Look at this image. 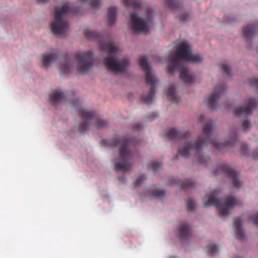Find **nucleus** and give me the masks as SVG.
<instances>
[{
	"label": "nucleus",
	"mask_w": 258,
	"mask_h": 258,
	"mask_svg": "<svg viewBox=\"0 0 258 258\" xmlns=\"http://www.w3.org/2000/svg\"><path fill=\"white\" fill-rule=\"evenodd\" d=\"M213 128V121L208 119L203 128V135L200 136L194 143L188 141L190 133L188 132H181L174 128H170L167 132L166 136L170 139L179 138L184 141L183 144H180L178 147L177 155L176 158H178L179 155L187 158L189 156L190 152H194L196 158L200 164H205L206 166L209 162L211 161L208 157H204L201 154L203 148L210 144L212 147L219 151H221L224 147H227L235 142L237 139V135L235 133H231L232 139L230 142L225 144L217 143L215 140L211 138L212 131Z\"/></svg>",
	"instance_id": "obj_1"
},
{
	"label": "nucleus",
	"mask_w": 258,
	"mask_h": 258,
	"mask_svg": "<svg viewBox=\"0 0 258 258\" xmlns=\"http://www.w3.org/2000/svg\"><path fill=\"white\" fill-rule=\"evenodd\" d=\"M202 60L201 55L192 53L191 47L186 41H181L176 52L168 56L167 73L172 74L176 70L180 71V78L185 84L190 85L194 82L195 76L189 74L188 68L182 61L199 63Z\"/></svg>",
	"instance_id": "obj_2"
},
{
	"label": "nucleus",
	"mask_w": 258,
	"mask_h": 258,
	"mask_svg": "<svg viewBox=\"0 0 258 258\" xmlns=\"http://www.w3.org/2000/svg\"><path fill=\"white\" fill-rule=\"evenodd\" d=\"M134 139H127L124 137L112 139L103 140L102 143L106 146L118 147L119 150V160L114 163L116 171L128 172L131 170L134 153L131 149V145H136Z\"/></svg>",
	"instance_id": "obj_3"
},
{
	"label": "nucleus",
	"mask_w": 258,
	"mask_h": 258,
	"mask_svg": "<svg viewBox=\"0 0 258 258\" xmlns=\"http://www.w3.org/2000/svg\"><path fill=\"white\" fill-rule=\"evenodd\" d=\"M99 47L102 51L108 53V56L103 60V63L108 71L118 73H122L126 71L130 64V60L126 58L119 60L115 57V53L118 51V48L112 42L101 43Z\"/></svg>",
	"instance_id": "obj_4"
},
{
	"label": "nucleus",
	"mask_w": 258,
	"mask_h": 258,
	"mask_svg": "<svg viewBox=\"0 0 258 258\" xmlns=\"http://www.w3.org/2000/svg\"><path fill=\"white\" fill-rule=\"evenodd\" d=\"M73 12V8L68 4L55 8L54 21L50 24L51 31L54 35L59 36L66 35L69 30V23L66 18Z\"/></svg>",
	"instance_id": "obj_5"
},
{
	"label": "nucleus",
	"mask_w": 258,
	"mask_h": 258,
	"mask_svg": "<svg viewBox=\"0 0 258 258\" xmlns=\"http://www.w3.org/2000/svg\"><path fill=\"white\" fill-rule=\"evenodd\" d=\"M79 115L83 121L79 124L78 131L82 134L93 126L100 128L107 125V122L101 119L93 110L82 108L79 110Z\"/></svg>",
	"instance_id": "obj_6"
},
{
	"label": "nucleus",
	"mask_w": 258,
	"mask_h": 258,
	"mask_svg": "<svg viewBox=\"0 0 258 258\" xmlns=\"http://www.w3.org/2000/svg\"><path fill=\"white\" fill-rule=\"evenodd\" d=\"M218 195L217 190L213 191L208 198L207 202L205 203L204 207L210 205H217V210L220 217L228 215L229 211L235 206L238 204V200L233 196H228L225 201L222 202L221 199H217Z\"/></svg>",
	"instance_id": "obj_7"
},
{
	"label": "nucleus",
	"mask_w": 258,
	"mask_h": 258,
	"mask_svg": "<svg viewBox=\"0 0 258 258\" xmlns=\"http://www.w3.org/2000/svg\"><path fill=\"white\" fill-rule=\"evenodd\" d=\"M139 63L141 69L145 73L146 83L151 86L149 93L147 95H142L141 99L144 103H151L155 94V86L157 82V79L151 74L150 68L148 63V58L146 56L142 55L140 56Z\"/></svg>",
	"instance_id": "obj_8"
},
{
	"label": "nucleus",
	"mask_w": 258,
	"mask_h": 258,
	"mask_svg": "<svg viewBox=\"0 0 258 258\" xmlns=\"http://www.w3.org/2000/svg\"><path fill=\"white\" fill-rule=\"evenodd\" d=\"M146 18L143 19L136 13H133L130 15L131 28L133 31L137 33H146L149 30V23L154 16V11L150 8L146 9Z\"/></svg>",
	"instance_id": "obj_9"
},
{
	"label": "nucleus",
	"mask_w": 258,
	"mask_h": 258,
	"mask_svg": "<svg viewBox=\"0 0 258 258\" xmlns=\"http://www.w3.org/2000/svg\"><path fill=\"white\" fill-rule=\"evenodd\" d=\"M75 58L78 62L77 70L81 74L87 73L94 65L93 53L90 51L78 52Z\"/></svg>",
	"instance_id": "obj_10"
},
{
	"label": "nucleus",
	"mask_w": 258,
	"mask_h": 258,
	"mask_svg": "<svg viewBox=\"0 0 258 258\" xmlns=\"http://www.w3.org/2000/svg\"><path fill=\"white\" fill-rule=\"evenodd\" d=\"M221 172L232 180L233 186L235 188H240L242 183L238 179V174L234 170L230 168L227 164H222L220 165L216 170L215 174L218 175Z\"/></svg>",
	"instance_id": "obj_11"
},
{
	"label": "nucleus",
	"mask_w": 258,
	"mask_h": 258,
	"mask_svg": "<svg viewBox=\"0 0 258 258\" xmlns=\"http://www.w3.org/2000/svg\"><path fill=\"white\" fill-rule=\"evenodd\" d=\"M257 104V102L256 99L250 98L247 100L244 106L235 108L233 110V113L236 116L248 117L252 114V109L256 107Z\"/></svg>",
	"instance_id": "obj_12"
},
{
	"label": "nucleus",
	"mask_w": 258,
	"mask_h": 258,
	"mask_svg": "<svg viewBox=\"0 0 258 258\" xmlns=\"http://www.w3.org/2000/svg\"><path fill=\"white\" fill-rule=\"evenodd\" d=\"M226 89V87L224 84H219L216 86L207 101L208 106L210 109H216L217 102L220 96L225 92Z\"/></svg>",
	"instance_id": "obj_13"
},
{
	"label": "nucleus",
	"mask_w": 258,
	"mask_h": 258,
	"mask_svg": "<svg viewBox=\"0 0 258 258\" xmlns=\"http://www.w3.org/2000/svg\"><path fill=\"white\" fill-rule=\"evenodd\" d=\"M63 62L58 66L60 74H69L72 69V60L66 56L63 57Z\"/></svg>",
	"instance_id": "obj_14"
},
{
	"label": "nucleus",
	"mask_w": 258,
	"mask_h": 258,
	"mask_svg": "<svg viewBox=\"0 0 258 258\" xmlns=\"http://www.w3.org/2000/svg\"><path fill=\"white\" fill-rule=\"evenodd\" d=\"M178 236L181 240L189 239L191 236L190 226L185 223L180 224L178 230Z\"/></svg>",
	"instance_id": "obj_15"
},
{
	"label": "nucleus",
	"mask_w": 258,
	"mask_h": 258,
	"mask_svg": "<svg viewBox=\"0 0 258 258\" xmlns=\"http://www.w3.org/2000/svg\"><path fill=\"white\" fill-rule=\"evenodd\" d=\"M66 98H67L66 95L57 90H54L49 94L50 101L53 105L63 101Z\"/></svg>",
	"instance_id": "obj_16"
},
{
	"label": "nucleus",
	"mask_w": 258,
	"mask_h": 258,
	"mask_svg": "<svg viewBox=\"0 0 258 258\" xmlns=\"http://www.w3.org/2000/svg\"><path fill=\"white\" fill-rule=\"evenodd\" d=\"M241 217H237L234 220V225L235 228V237L240 240H244L245 239V236L241 228Z\"/></svg>",
	"instance_id": "obj_17"
},
{
	"label": "nucleus",
	"mask_w": 258,
	"mask_h": 258,
	"mask_svg": "<svg viewBox=\"0 0 258 258\" xmlns=\"http://www.w3.org/2000/svg\"><path fill=\"white\" fill-rule=\"evenodd\" d=\"M257 27L254 25H248L242 30V34L245 39L250 40L256 33Z\"/></svg>",
	"instance_id": "obj_18"
},
{
	"label": "nucleus",
	"mask_w": 258,
	"mask_h": 258,
	"mask_svg": "<svg viewBox=\"0 0 258 258\" xmlns=\"http://www.w3.org/2000/svg\"><path fill=\"white\" fill-rule=\"evenodd\" d=\"M58 57L57 53L54 52L49 54H43L42 56V65L47 68Z\"/></svg>",
	"instance_id": "obj_19"
},
{
	"label": "nucleus",
	"mask_w": 258,
	"mask_h": 258,
	"mask_svg": "<svg viewBox=\"0 0 258 258\" xmlns=\"http://www.w3.org/2000/svg\"><path fill=\"white\" fill-rule=\"evenodd\" d=\"M117 16L116 8L114 7H110L108 10V24L110 26L114 25L116 23Z\"/></svg>",
	"instance_id": "obj_20"
},
{
	"label": "nucleus",
	"mask_w": 258,
	"mask_h": 258,
	"mask_svg": "<svg viewBox=\"0 0 258 258\" xmlns=\"http://www.w3.org/2000/svg\"><path fill=\"white\" fill-rule=\"evenodd\" d=\"M123 5L126 7H131L135 10H139L141 8L142 3L137 0H121Z\"/></svg>",
	"instance_id": "obj_21"
},
{
	"label": "nucleus",
	"mask_w": 258,
	"mask_h": 258,
	"mask_svg": "<svg viewBox=\"0 0 258 258\" xmlns=\"http://www.w3.org/2000/svg\"><path fill=\"white\" fill-rule=\"evenodd\" d=\"M167 95L169 97L172 103H177L178 98L175 94V87L174 85H170L167 91Z\"/></svg>",
	"instance_id": "obj_22"
},
{
	"label": "nucleus",
	"mask_w": 258,
	"mask_h": 258,
	"mask_svg": "<svg viewBox=\"0 0 258 258\" xmlns=\"http://www.w3.org/2000/svg\"><path fill=\"white\" fill-rule=\"evenodd\" d=\"M85 34L86 38L90 40H98L100 37V34L96 31L87 30Z\"/></svg>",
	"instance_id": "obj_23"
},
{
	"label": "nucleus",
	"mask_w": 258,
	"mask_h": 258,
	"mask_svg": "<svg viewBox=\"0 0 258 258\" xmlns=\"http://www.w3.org/2000/svg\"><path fill=\"white\" fill-rule=\"evenodd\" d=\"M165 5L172 10H175L179 7V4L175 0H164Z\"/></svg>",
	"instance_id": "obj_24"
},
{
	"label": "nucleus",
	"mask_w": 258,
	"mask_h": 258,
	"mask_svg": "<svg viewBox=\"0 0 258 258\" xmlns=\"http://www.w3.org/2000/svg\"><path fill=\"white\" fill-rule=\"evenodd\" d=\"M207 252L211 255H214L218 250V247L213 244H209L207 247Z\"/></svg>",
	"instance_id": "obj_25"
},
{
	"label": "nucleus",
	"mask_w": 258,
	"mask_h": 258,
	"mask_svg": "<svg viewBox=\"0 0 258 258\" xmlns=\"http://www.w3.org/2000/svg\"><path fill=\"white\" fill-rule=\"evenodd\" d=\"M181 185L182 188L185 190H187L190 188L194 187L195 186V183L192 180L188 179L181 183Z\"/></svg>",
	"instance_id": "obj_26"
},
{
	"label": "nucleus",
	"mask_w": 258,
	"mask_h": 258,
	"mask_svg": "<svg viewBox=\"0 0 258 258\" xmlns=\"http://www.w3.org/2000/svg\"><path fill=\"white\" fill-rule=\"evenodd\" d=\"M82 2L89 3L91 7L94 9H97L99 8L101 2L99 0H80Z\"/></svg>",
	"instance_id": "obj_27"
},
{
	"label": "nucleus",
	"mask_w": 258,
	"mask_h": 258,
	"mask_svg": "<svg viewBox=\"0 0 258 258\" xmlns=\"http://www.w3.org/2000/svg\"><path fill=\"white\" fill-rule=\"evenodd\" d=\"M149 166L150 169L155 172L161 167L162 164L157 161H153L149 164Z\"/></svg>",
	"instance_id": "obj_28"
},
{
	"label": "nucleus",
	"mask_w": 258,
	"mask_h": 258,
	"mask_svg": "<svg viewBox=\"0 0 258 258\" xmlns=\"http://www.w3.org/2000/svg\"><path fill=\"white\" fill-rule=\"evenodd\" d=\"M152 195L156 198L164 197L165 195V191L164 190L156 189L152 192Z\"/></svg>",
	"instance_id": "obj_29"
},
{
	"label": "nucleus",
	"mask_w": 258,
	"mask_h": 258,
	"mask_svg": "<svg viewBox=\"0 0 258 258\" xmlns=\"http://www.w3.org/2000/svg\"><path fill=\"white\" fill-rule=\"evenodd\" d=\"M186 206L188 211H192L195 210V204L194 201L191 199L189 198L186 201Z\"/></svg>",
	"instance_id": "obj_30"
},
{
	"label": "nucleus",
	"mask_w": 258,
	"mask_h": 258,
	"mask_svg": "<svg viewBox=\"0 0 258 258\" xmlns=\"http://www.w3.org/2000/svg\"><path fill=\"white\" fill-rule=\"evenodd\" d=\"M221 68L223 70V71L225 73H226L227 75L230 76L231 69H230V67L227 64H225V63L221 64Z\"/></svg>",
	"instance_id": "obj_31"
},
{
	"label": "nucleus",
	"mask_w": 258,
	"mask_h": 258,
	"mask_svg": "<svg viewBox=\"0 0 258 258\" xmlns=\"http://www.w3.org/2000/svg\"><path fill=\"white\" fill-rule=\"evenodd\" d=\"M145 176L144 175H141L140 176L139 178H138L136 181H135V184L137 186H139L141 185L143 181L145 180Z\"/></svg>",
	"instance_id": "obj_32"
},
{
	"label": "nucleus",
	"mask_w": 258,
	"mask_h": 258,
	"mask_svg": "<svg viewBox=\"0 0 258 258\" xmlns=\"http://www.w3.org/2000/svg\"><path fill=\"white\" fill-rule=\"evenodd\" d=\"M250 126V123L248 120H245L242 123V129L244 132L246 131Z\"/></svg>",
	"instance_id": "obj_33"
},
{
	"label": "nucleus",
	"mask_w": 258,
	"mask_h": 258,
	"mask_svg": "<svg viewBox=\"0 0 258 258\" xmlns=\"http://www.w3.org/2000/svg\"><path fill=\"white\" fill-rule=\"evenodd\" d=\"M240 152L243 155H248V147L245 144H242L241 147Z\"/></svg>",
	"instance_id": "obj_34"
},
{
	"label": "nucleus",
	"mask_w": 258,
	"mask_h": 258,
	"mask_svg": "<svg viewBox=\"0 0 258 258\" xmlns=\"http://www.w3.org/2000/svg\"><path fill=\"white\" fill-rule=\"evenodd\" d=\"M189 18V15L187 13H184L181 14L179 16V20L181 22H184L186 21Z\"/></svg>",
	"instance_id": "obj_35"
},
{
	"label": "nucleus",
	"mask_w": 258,
	"mask_h": 258,
	"mask_svg": "<svg viewBox=\"0 0 258 258\" xmlns=\"http://www.w3.org/2000/svg\"><path fill=\"white\" fill-rule=\"evenodd\" d=\"M250 220L254 224L258 226V213L251 215L250 217Z\"/></svg>",
	"instance_id": "obj_36"
},
{
	"label": "nucleus",
	"mask_w": 258,
	"mask_h": 258,
	"mask_svg": "<svg viewBox=\"0 0 258 258\" xmlns=\"http://www.w3.org/2000/svg\"><path fill=\"white\" fill-rule=\"evenodd\" d=\"M252 157L255 159H258V149L253 150L252 153Z\"/></svg>",
	"instance_id": "obj_37"
},
{
	"label": "nucleus",
	"mask_w": 258,
	"mask_h": 258,
	"mask_svg": "<svg viewBox=\"0 0 258 258\" xmlns=\"http://www.w3.org/2000/svg\"><path fill=\"white\" fill-rule=\"evenodd\" d=\"M251 84L258 88V78H254L251 81Z\"/></svg>",
	"instance_id": "obj_38"
},
{
	"label": "nucleus",
	"mask_w": 258,
	"mask_h": 258,
	"mask_svg": "<svg viewBox=\"0 0 258 258\" xmlns=\"http://www.w3.org/2000/svg\"><path fill=\"white\" fill-rule=\"evenodd\" d=\"M76 102H73L72 103L73 106H77L81 104V101L79 100L78 98H75Z\"/></svg>",
	"instance_id": "obj_39"
},
{
	"label": "nucleus",
	"mask_w": 258,
	"mask_h": 258,
	"mask_svg": "<svg viewBox=\"0 0 258 258\" xmlns=\"http://www.w3.org/2000/svg\"><path fill=\"white\" fill-rule=\"evenodd\" d=\"M142 128V124L141 123H136L134 125V128L136 130H140Z\"/></svg>",
	"instance_id": "obj_40"
},
{
	"label": "nucleus",
	"mask_w": 258,
	"mask_h": 258,
	"mask_svg": "<svg viewBox=\"0 0 258 258\" xmlns=\"http://www.w3.org/2000/svg\"><path fill=\"white\" fill-rule=\"evenodd\" d=\"M49 0H37V2L39 4H44L47 3Z\"/></svg>",
	"instance_id": "obj_41"
},
{
	"label": "nucleus",
	"mask_w": 258,
	"mask_h": 258,
	"mask_svg": "<svg viewBox=\"0 0 258 258\" xmlns=\"http://www.w3.org/2000/svg\"><path fill=\"white\" fill-rule=\"evenodd\" d=\"M158 116V114L155 112H153L151 113V116H150L149 118L151 119H154Z\"/></svg>",
	"instance_id": "obj_42"
},
{
	"label": "nucleus",
	"mask_w": 258,
	"mask_h": 258,
	"mask_svg": "<svg viewBox=\"0 0 258 258\" xmlns=\"http://www.w3.org/2000/svg\"><path fill=\"white\" fill-rule=\"evenodd\" d=\"M205 119V117L203 115H202L200 117V120L201 121H203L204 120V119Z\"/></svg>",
	"instance_id": "obj_43"
},
{
	"label": "nucleus",
	"mask_w": 258,
	"mask_h": 258,
	"mask_svg": "<svg viewBox=\"0 0 258 258\" xmlns=\"http://www.w3.org/2000/svg\"><path fill=\"white\" fill-rule=\"evenodd\" d=\"M169 258H176V257H173V256H171V257H170Z\"/></svg>",
	"instance_id": "obj_44"
},
{
	"label": "nucleus",
	"mask_w": 258,
	"mask_h": 258,
	"mask_svg": "<svg viewBox=\"0 0 258 258\" xmlns=\"http://www.w3.org/2000/svg\"><path fill=\"white\" fill-rule=\"evenodd\" d=\"M236 258H242L241 257H236Z\"/></svg>",
	"instance_id": "obj_45"
},
{
	"label": "nucleus",
	"mask_w": 258,
	"mask_h": 258,
	"mask_svg": "<svg viewBox=\"0 0 258 258\" xmlns=\"http://www.w3.org/2000/svg\"><path fill=\"white\" fill-rule=\"evenodd\" d=\"M257 52H258V47H257Z\"/></svg>",
	"instance_id": "obj_46"
}]
</instances>
